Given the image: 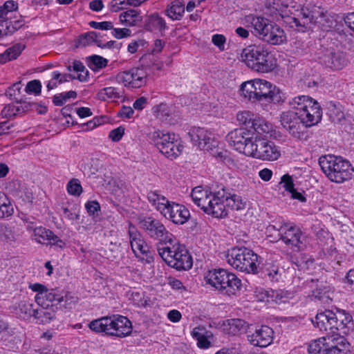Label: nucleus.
<instances>
[{"mask_svg": "<svg viewBox=\"0 0 354 354\" xmlns=\"http://www.w3.org/2000/svg\"><path fill=\"white\" fill-rule=\"evenodd\" d=\"M21 106L18 104H8L1 111V115L4 118H10L20 113Z\"/></svg>", "mask_w": 354, "mask_h": 354, "instance_id": "nucleus-51", "label": "nucleus"}, {"mask_svg": "<svg viewBox=\"0 0 354 354\" xmlns=\"http://www.w3.org/2000/svg\"><path fill=\"white\" fill-rule=\"evenodd\" d=\"M147 73L142 68H133L118 74L117 80L125 86L140 88L147 83Z\"/></svg>", "mask_w": 354, "mask_h": 354, "instance_id": "nucleus-18", "label": "nucleus"}, {"mask_svg": "<svg viewBox=\"0 0 354 354\" xmlns=\"http://www.w3.org/2000/svg\"><path fill=\"white\" fill-rule=\"evenodd\" d=\"M24 45L21 44H17L13 46L8 48L6 51L12 59H15L24 49Z\"/></svg>", "mask_w": 354, "mask_h": 354, "instance_id": "nucleus-54", "label": "nucleus"}, {"mask_svg": "<svg viewBox=\"0 0 354 354\" xmlns=\"http://www.w3.org/2000/svg\"><path fill=\"white\" fill-rule=\"evenodd\" d=\"M322 171L333 182L343 183L351 179L354 170L347 160L341 156L326 155L319 158Z\"/></svg>", "mask_w": 354, "mask_h": 354, "instance_id": "nucleus-5", "label": "nucleus"}, {"mask_svg": "<svg viewBox=\"0 0 354 354\" xmlns=\"http://www.w3.org/2000/svg\"><path fill=\"white\" fill-rule=\"evenodd\" d=\"M88 327L93 332H106L111 329L120 332H132L131 321L127 317L120 315L95 319L89 323Z\"/></svg>", "mask_w": 354, "mask_h": 354, "instance_id": "nucleus-12", "label": "nucleus"}, {"mask_svg": "<svg viewBox=\"0 0 354 354\" xmlns=\"http://www.w3.org/2000/svg\"><path fill=\"white\" fill-rule=\"evenodd\" d=\"M68 71H73L77 73V75L73 76V79H77L80 82H86L88 78V71L84 65L80 61H74L72 66L67 67Z\"/></svg>", "mask_w": 354, "mask_h": 354, "instance_id": "nucleus-38", "label": "nucleus"}, {"mask_svg": "<svg viewBox=\"0 0 354 354\" xmlns=\"http://www.w3.org/2000/svg\"><path fill=\"white\" fill-rule=\"evenodd\" d=\"M91 28L98 30H111L113 28V24L111 21H102L97 22L92 21L89 23Z\"/></svg>", "mask_w": 354, "mask_h": 354, "instance_id": "nucleus-56", "label": "nucleus"}, {"mask_svg": "<svg viewBox=\"0 0 354 354\" xmlns=\"http://www.w3.org/2000/svg\"><path fill=\"white\" fill-rule=\"evenodd\" d=\"M21 237V233L15 227L0 225V239L7 242H15Z\"/></svg>", "mask_w": 354, "mask_h": 354, "instance_id": "nucleus-33", "label": "nucleus"}, {"mask_svg": "<svg viewBox=\"0 0 354 354\" xmlns=\"http://www.w3.org/2000/svg\"><path fill=\"white\" fill-rule=\"evenodd\" d=\"M257 136L254 132L244 128H239L230 131L227 136V139L236 151L248 156L250 152L253 151L251 148Z\"/></svg>", "mask_w": 354, "mask_h": 354, "instance_id": "nucleus-14", "label": "nucleus"}, {"mask_svg": "<svg viewBox=\"0 0 354 354\" xmlns=\"http://www.w3.org/2000/svg\"><path fill=\"white\" fill-rule=\"evenodd\" d=\"M254 325L248 324L244 320L241 319H232L225 321L223 324V330L228 332L244 331L247 330H254V332H267L268 329L274 332L272 328L262 326L261 328H257Z\"/></svg>", "mask_w": 354, "mask_h": 354, "instance_id": "nucleus-23", "label": "nucleus"}, {"mask_svg": "<svg viewBox=\"0 0 354 354\" xmlns=\"http://www.w3.org/2000/svg\"><path fill=\"white\" fill-rule=\"evenodd\" d=\"M227 279L222 283L219 291L228 295H235L241 289V281L234 274L227 272Z\"/></svg>", "mask_w": 354, "mask_h": 354, "instance_id": "nucleus-27", "label": "nucleus"}, {"mask_svg": "<svg viewBox=\"0 0 354 354\" xmlns=\"http://www.w3.org/2000/svg\"><path fill=\"white\" fill-rule=\"evenodd\" d=\"M162 216L175 224L183 225L187 221L190 213L184 205L171 201Z\"/></svg>", "mask_w": 354, "mask_h": 354, "instance_id": "nucleus-21", "label": "nucleus"}, {"mask_svg": "<svg viewBox=\"0 0 354 354\" xmlns=\"http://www.w3.org/2000/svg\"><path fill=\"white\" fill-rule=\"evenodd\" d=\"M41 84L39 80L30 81L26 87V91L27 93H33L35 94H39L41 93Z\"/></svg>", "mask_w": 354, "mask_h": 354, "instance_id": "nucleus-55", "label": "nucleus"}, {"mask_svg": "<svg viewBox=\"0 0 354 354\" xmlns=\"http://www.w3.org/2000/svg\"><path fill=\"white\" fill-rule=\"evenodd\" d=\"M318 62L326 68L339 71L347 65L346 55L333 48H320L317 52Z\"/></svg>", "mask_w": 354, "mask_h": 354, "instance_id": "nucleus-16", "label": "nucleus"}, {"mask_svg": "<svg viewBox=\"0 0 354 354\" xmlns=\"http://www.w3.org/2000/svg\"><path fill=\"white\" fill-rule=\"evenodd\" d=\"M172 247H158V254L168 266L178 270H189L192 266V258L185 245L176 243Z\"/></svg>", "mask_w": 354, "mask_h": 354, "instance_id": "nucleus-6", "label": "nucleus"}, {"mask_svg": "<svg viewBox=\"0 0 354 354\" xmlns=\"http://www.w3.org/2000/svg\"><path fill=\"white\" fill-rule=\"evenodd\" d=\"M52 76L55 79H58L59 84H62L64 82H68V78H72L73 76L71 74H62L58 71H53L52 73Z\"/></svg>", "mask_w": 354, "mask_h": 354, "instance_id": "nucleus-63", "label": "nucleus"}, {"mask_svg": "<svg viewBox=\"0 0 354 354\" xmlns=\"http://www.w3.org/2000/svg\"><path fill=\"white\" fill-rule=\"evenodd\" d=\"M263 273L265 276H267L270 280L273 281H277L280 277L278 266L272 265L268 263L266 264Z\"/></svg>", "mask_w": 354, "mask_h": 354, "instance_id": "nucleus-45", "label": "nucleus"}, {"mask_svg": "<svg viewBox=\"0 0 354 354\" xmlns=\"http://www.w3.org/2000/svg\"><path fill=\"white\" fill-rule=\"evenodd\" d=\"M214 192L208 189L203 188L201 186L196 187L192 189L191 197L193 202L201 209L205 211L208 203H210V197Z\"/></svg>", "mask_w": 354, "mask_h": 354, "instance_id": "nucleus-24", "label": "nucleus"}, {"mask_svg": "<svg viewBox=\"0 0 354 354\" xmlns=\"http://www.w3.org/2000/svg\"><path fill=\"white\" fill-rule=\"evenodd\" d=\"M239 91L244 98L252 102L277 104L283 101L280 90L266 80L253 79L244 82Z\"/></svg>", "mask_w": 354, "mask_h": 354, "instance_id": "nucleus-3", "label": "nucleus"}, {"mask_svg": "<svg viewBox=\"0 0 354 354\" xmlns=\"http://www.w3.org/2000/svg\"><path fill=\"white\" fill-rule=\"evenodd\" d=\"M254 115L249 111H239L236 114V120L239 124H243L252 128V123L256 120Z\"/></svg>", "mask_w": 354, "mask_h": 354, "instance_id": "nucleus-42", "label": "nucleus"}, {"mask_svg": "<svg viewBox=\"0 0 354 354\" xmlns=\"http://www.w3.org/2000/svg\"><path fill=\"white\" fill-rule=\"evenodd\" d=\"M112 35L117 39H122L131 35V30L128 28H113Z\"/></svg>", "mask_w": 354, "mask_h": 354, "instance_id": "nucleus-59", "label": "nucleus"}, {"mask_svg": "<svg viewBox=\"0 0 354 354\" xmlns=\"http://www.w3.org/2000/svg\"><path fill=\"white\" fill-rule=\"evenodd\" d=\"M272 124L263 118H257L252 123V129L258 134H268L272 130Z\"/></svg>", "mask_w": 354, "mask_h": 354, "instance_id": "nucleus-39", "label": "nucleus"}, {"mask_svg": "<svg viewBox=\"0 0 354 354\" xmlns=\"http://www.w3.org/2000/svg\"><path fill=\"white\" fill-rule=\"evenodd\" d=\"M160 152L169 159H176L180 156L184 146L178 141L177 136L166 131L156 130L148 134Z\"/></svg>", "mask_w": 354, "mask_h": 354, "instance_id": "nucleus-8", "label": "nucleus"}, {"mask_svg": "<svg viewBox=\"0 0 354 354\" xmlns=\"http://www.w3.org/2000/svg\"><path fill=\"white\" fill-rule=\"evenodd\" d=\"M280 183L283 184V187L288 192L295 189L292 178L288 174H285L281 177Z\"/></svg>", "mask_w": 354, "mask_h": 354, "instance_id": "nucleus-57", "label": "nucleus"}, {"mask_svg": "<svg viewBox=\"0 0 354 354\" xmlns=\"http://www.w3.org/2000/svg\"><path fill=\"white\" fill-rule=\"evenodd\" d=\"M241 60L259 73H268L275 67L274 59L265 45H251L245 48L241 54Z\"/></svg>", "mask_w": 354, "mask_h": 354, "instance_id": "nucleus-4", "label": "nucleus"}, {"mask_svg": "<svg viewBox=\"0 0 354 354\" xmlns=\"http://www.w3.org/2000/svg\"><path fill=\"white\" fill-rule=\"evenodd\" d=\"M250 18V23L255 34L264 41L277 45L286 40L285 32L278 25L263 17H251Z\"/></svg>", "mask_w": 354, "mask_h": 354, "instance_id": "nucleus-10", "label": "nucleus"}, {"mask_svg": "<svg viewBox=\"0 0 354 354\" xmlns=\"http://www.w3.org/2000/svg\"><path fill=\"white\" fill-rule=\"evenodd\" d=\"M140 225L150 238L160 241L161 244H172L175 241V236L156 218L145 217L140 221Z\"/></svg>", "mask_w": 354, "mask_h": 354, "instance_id": "nucleus-13", "label": "nucleus"}, {"mask_svg": "<svg viewBox=\"0 0 354 354\" xmlns=\"http://www.w3.org/2000/svg\"><path fill=\"white\" fill-rule=\"evenodd\" d=\"M193 338L196 341V345L202 349H207L214 346V335L212 333H192Z\"/></svg>", "mask_w": 354, "mask_h": 354, "instance_id": "nucleus-35", "label": "nucleus"}, {"mask_svg": "<svg viewBox=\"0 0 354 354\" xmlns=\"http://www.w3.org/2000/svg\"><path fill=\"white\" fill-rule=\"evenodd\" d=\"M145 28L151 32H162L167 28L166 22L158 14H153L145 21Z\"/></svg>", "mask_w": 354, "mask_h": 354, "instance_id": "nucleus-30", "label": "nucleus"}, {"mask_svg": "<svg viewBox=\"0 0 354 354\" xmlns=\"http://www.w3.org/2000/svg\"><path fill=\"white\" fill-rule=\"evenodd\" d=\"M323 345L330 354H348L350 352L351 344L339 333H331L323 337Z\"/></svg>", "mask_w": 354, "mask_h": 354, "instance_id": "nucleus-19", "label": "nucleus"}, {"mask_svg": "<svg viewBox=\"0 0 354 354\" xmlns=\"http://www.w3.org/2000/svg\"><path fill=\"white\" fill-rule=\"evenodd\" d=\"M211 201L208 203L205 212L215 218H222L227 215V209L225 204V189H222L214 192L210 197Z\"/></svg>", "mask_w": 354, "mask_h": 354, "instance_id": "nucleus-20", "label": "nucleus"}, {"mask_svg": "<svg viewBox=\"0 0 354 354\" xmlns=\"http://www.w3.org/2000/svg\"><path fill=\"white\" fill-rule=\"evenodd\" d=\"M36 310L32 309V305L27 301H22L18 304V314L24 319L33 316Z\"/></svg>", "mask_w": 354, "mask_h": 354, "instance_id": "nucleus-44", "label": "nucleus"}, {"mask_svg": "<svg viewBox=\"0 0 354 354\" xmlns=\"http://www.w3.org/2000/svg\"><path fill=\"white\" fill-rule=\"evenodd\" d=\"M85 207L89 214H94L96 212L100 210V206L98 202L93 201L86 203Z\"/></svg>", "mask_w": 354, "mask_h": 354, "instance_id": "nucleus-62", "label": "nucleus"}, {"mask_svg": "<svg viewBox=\"0 0 354 354\" xmlns=\"http://www.w3.org/2000/svg\"><path fill=\"white\" fill-rule=\"evenodd\" d=\"M277 232V239L281 240L288 247L299 250L304 243V236L299 227L296 225L279 222L274 225H270L266 229L268 236H272V232Z\"/></svg>", "mask_w": 354, "mask_h": 354, "instance_id": "nucleus-9", "label": "nucleus"}, {"mask_svg": "<svg viewBox=\"0 0 354 354\" xmlns=\"http://www.w3.org/2000/svg\"><path fill=\"white\" fill-rule=\"evenodd\" d=\"M211 151H212V156L218 159L225 160L227 158V151L218 148V147Z\"/></svg>", "mask_w": 354, "mask_h": 354, "instance_id": "nucleus-64", "label": "nucleus"}, {"mask_svg": "<svg viewBox=\"0 0 354 354\" xmlns=\"http://www.w3.org/2000/svg\"><path fill=\"white\" fill-rule=\"evenodd\" d=\"M124 129L119 127L110 131L109 138L114 142L119 141L124 135Z\"/></svg>", "mask_w": 354, "mask_h": 354, "instance_id": "nucleus-61", "label": "nucleus"}, {"mask_svg": "<svg viewBox=\"0 0 354 354\" xmlns=\"http://www.w3.org/2000/svg\"><path fill=\"white\" fill-rule=\"evenodd\" d=\"M315 326L320 331L349 330L353 325L352 317L344 310H338L337 314L330 310L319 312L315 317Z\"/></svg>", "mask_w": 354, "mask_h": 354, "instance_id": "nucleus-7", "label": "nucleus"}, {"mask_svg": "<svg viewBox=\"0 0 354 354\" xmlns=\"http://www.w3.org/2000/svg\"><path fill=\"white\" fill-rule=\"evenodd\" d=\"M77 97V93L74 91H70L66 93H59L53 97V103L56 106H61L66 102V101L73 98L75 99Z\"/></svg>", "mask_w": 354, "mask_h": 354, "instance_id": "nucleus-46", "label": "nucleus"}, {"mask_svg": "<svg viewBox=\"0 0 354 354\" xmlns=\"http://www.w3.org/2000/svg\"><path fill=\"white\" fill-rule=\"evenodd\" d=\"M253 150L248 156L262 160L273 161L277 160L281 156V151L273 142L256 136L253 142Z\"/></svg>", "mask_w": 354, "mask_h": 354, "instance_id": "nucleus-15", "label": "nucleus"}, {"mask_svg": "<svg viewBox=\"0 0 354 354\" xmlns=\"http://www.w3.org/2000/svg\"><path fill=\"white\" fill-rule=\"evenodd\" d=\"M147 198L149 203L157 211L160 212L162 215H163L171 202L158 191H150L147 194Z\"/></svg>", "mask_w": 354, "mask_h": 354, "instance_id": "nucleus-28", "label": "nucleus"}, {"mask_svg": "<svg viewBox=\"0 0 354 354\" xmlns=\"http://www.w3.org/2000/svg\"><path fill=\"white\" fill-rule=\"evenodd\" d=\"M100 37L101 35L100 33L91 31L80 36L78 39V44L81 46L95 44L101 48L111 47L113 41H107L105 44H103Z\"/></svg>", "mask_w": 354, "mask_h": 354, "instance_id": "nucleus-26", "label": "nucleus"}, {"mask_svg": "<svg viewBox=\"0 0 354 354\" xmlns=\"http://www.w3.org/2000/svg\"><path fill=\"white\" fill-rule=\"evenodd\" d=\"M66 189L69 194L75 196H80L82 192V185L77 178H73L68 183Z\"/></svg>", "mask_w": 354, "mask_h": 354, "instance_id": "nucleus-48", "label": "nucleus"}, {"mask_svg": "<svg viewBox=\"0 0 354 354\" xmlns=\"http://www.w3.org/2000/svg\"><path fill=\"white\" fill-rule=\"evenodd\" d=\"M120 21L129 26H134L141 21L139 13L136 10H129L120 15Z\"/></svg>", "mask_w": 354, "mask_h": 354, "instance_id": "nucleus-34", "label": "nucleus"}, {"mask_svg": "<svg viewBox=\"0 0 354 354\" xmlns=\"http://www.w3.org/2000/svg\"><path fill=\"white\" fill-rule=\"evenodd\" d=\"M257 254L246 248H233L226 255V260L231 266L246 273L257 271Z\"/></svg>", "mask_w": 354, "mask_h": 354, "instance_id": "nucleus-11", "label": "nucleus"}, {"mask_svg": "<svg viewBox=\"0 0 354 354\" xmlns=\"http://www.w3.org/2000/svg\"><path fill=\"white\" fill-rule=\"evenodd\" d=\"M189 136L193 144L202 150H213L218 147L219 142L215 135L204 128L193 127Z\"/></svg>", "mask_w": 354, "mask_h": 354, "instance_id": "nucleus-17", "label": "nucleus"}, {"mask_svg": "<svg viewBox=\"0 0 354 354\" xmlns=\"http://www.w3.org/2000/svg\"><path fill=\"white\" fill-rule=\"evenodd\" d=\"M317 19L315 10H309V8L306 6L303 8L297 17H292V24L296 27H301V28H307L313 23L314 19Z\"/></svg>", "mask_w": 354, "mask_h": 354, "instance_id": "nucleus-25", "label": "nucleus"}, {"mask_svg": "<svg viewBox=\"0 0 354 354\" xmlns=\"http://www.w3.org/2000/svg\"><path fill=\"white\" fill-rule=\"evenodd\" d=\"M225 204L232 209L239 210L245 207V202L243 201L241 196L236 194L227 195L225 192Z\"/></svg>", "mask_w": 354, "mask_h": 354, "instance_id": "nucleus-40", "label": "nucleus"}, {"mask_svg": "<svg viewBox=\"0 0 354 354\" xmlns=\"http://www.w3.org/2000/svg\"><path fill=\"white\" fill-rule=\"evenodd\" d=\"M227 271L224 269L209 270L205 274L204 279L207 283L219 290L221 287H223L222 283L227 279Z\"/></svg>", "mask_w": 354, "mask_h": 354, "instance_id": "nucleus-29", "label": "nucleus"}, {"mask_svg": "<svg viewBox=\"0 0 354 354\" xmlns=\"http://www.w3.org/2000/svg\"><path fill=\"white\" fill-rule=\"evenodd\" d=\"M128 233L131 249L138 247V244H144V239L142 235L137 228L131 224L129 225Z\"/></svg>", "mask_w": 354, "mask_h": 354, "instance_id": "nucleus-41", "label": "nucleus"}, {"mask_svg": "<svg viewBox=\"0 0 354 354\" xmlns=\"http://www.w3.org/2000/svg\"><path fill=\"white\" fill-rule=\"evenodd\" d=\"M107 64V60L99 55H93L91 57L89 66L93 71H97L105 67Z\"/></svg>", "mask_w": 354, "mask_h": 354, "instance_id": "nucleus-50", "label": "nucleus"}, {"mask_svg": "<svg viewBox=\"0 0 354 354\" xmlns=\"http://www.w3.org/2000/svg\"><path fill=\"white\" fill-rule=\"evenodd\" d=\"M98 98L103 101L119 99L122 96V92L115 87H106L99 91Z\"/></svg>", "mask_w": 354, "mask_h": 354, "instance_id": "nucleus-37", "label": "nucleus"}, {"mask_svg": "<svg viewBox=\"0 0 354 354\" xmlns=\"http://www.w3.org/2000/svg\"><path fill=\"white\" fill-rule=\"evenodd\" d=\"M29 288L36 292L35 302L41 306L35 312V318L39 323H48L55 317L57 305L71 308L77 298L71 293L59 288H48L40 283L30 284Z\"/></svg>", "mask_w": 354, "mask_h": 354, "instance_id": "nucleus-2", "label": "nucleus"}, {"mask_svg": "<svg viewBox=\"0 0 354 354\" xmlns=\"http://www.w3.org/2000/svg\"><path fill=\"white\" fill-rule=\"evenodd\" d=\"M13 213L14 208L10 199L4 193L0 192V218L9 217Z\"/></svg>", "mask_w": 354, "mask_h": 354, "instance_id": "nucleus-36", "label": "nucleus"}, {"mask_svg": "<svg viewBox=\"0 0 354 354\" xmlns=\"http://www.w3.org/2000/svg\"><path fill=\"white\" fill-rule=\"evenodd\" d=\"M329 112L330 118L335 123H342L345 120V113L342 106L339 104H333L330 108Z\"/></svg>", "mask_w": 354, "mask_h": 354, "instance_id": "nucleus-43", "label": "nucleus"}, {"mask_svg": "<svg viewBox=\"0 0 354 354\" xmlns=\"http://www.w3.org/2000/svg\"><path fill=\"white\" fill-rule=\"evenodd\" d=\"M154 112L157 118L165 120L170 115V110L166 104H160L154 107Z\"/></svg>", "mask_w": 354, "mask_h": 354, "instance_id": "nucleus-52", "label": "nucleus"}, {"mask_svg": "<svg viewBox=\"0 0 354 354\" xmlns=\"http://www.w3.org/2000/svg\"><path fill=\"white\" fill-rule=\"evenodd\" d=\"M17 3L14 1H8L0 7V20L8 19V15L17 10Z\"/></svg>", "mask_w": 354, "mask_h": 354, "instance_id": "nucleus-47", "label": "nucleus"}, {"mask_svg": "<svg viewBox=\"0 0 354 354\" xmlns=\"http://www.w3.org/2000/svg\"><path fill=\"white\" fill-rule=\"evenodd\" d=\"M294 297L292 292L288 290H278L275 292H273L272 297L276 303H286L290 299H292Z\"/></svg>", "mask_w": 354, "mask_h": 354, "instance_id": "nucleus-49", "label": "nucleus"}, {"mask_svg": "<svg viewBox=\"0 0 354 354\" xmlns=\"http://www.w3.org/2000/svg\"><path fill=\"white\" fill-rule=\"evenodd\" d=\"M185 12V5L183 0H174L168 5L166 15L172 20H180Z\"/></svg>", "mask_w": 354, "mask_h": 354, "instance_id": "nucleus-31", "label": "nucleus"}, {"mask_svg": "<svg viewBox=\"0 0 354 354\" xmlns=\"http://www.w3.org/2000/svg\"><path fill=\"white\" fill-rule=\"evenodd\" d=\"M32 240L41 244H50L62 248L64 242L51 230L42 226L34 229V234L30 236Z\"/></svg>", "mask_w": 354, "mask_h": 354, "instance_id": "nucleus-22", "label": "nucleus"}, {"mask_svg": "<svg viewBox=\"0 0 354 354\" xmlns=\"http://www.w3.org/2000/svg\"><path fill=\"white\" fill-rule=\"evenodd\" d=\"M288 105L290 110L280 115L281 125L295 138L306 140V128L321 121L322 111L319 103L308 95H298L292 98Z\"/></svg>", "mask_w": 354, "mask_h": 354, "instance_id": "nucleus-1", "label": "nucleus"}, {"mask_svg": "<svg viewBox=\"0 0 354 354\" xmlns=\"http://www.w3.org/2000/svg\"><path fill=\"white\" fill-rule=\"evenodd\" d=\"M247 339L251 344L259 347H266L273 340V337L269 333H251L247 335Z\"/></svg>", "mask_w": 354, "mask_h": 354, "instance_id": "nucleus-32", "label": "nucleus"}, {"mask_svg": "<svg viewBox=\"0 0 354 354\" xmlns=\"http://www.w3.org/2000/svg\"><path fill=\"white\" fill-rule=\"evenodd\" d=\"M326 346L323 345V337H322L312 342L309 346L308 350L310 353L317 354L320 353L322 351H328V349H326Z\"/></svg>", "mask_w": 354, "mask_h": 354, "instance_id": "nucleus-53", "label": "nucleus"}, {"mask_svg": "<svg viewBox=\"0 0 354 354\" xmlns=\"http://www.w3.org/2000/svg\"><path fill=\"white\" fill-rule=\"evenodd\" d=\"M212 41L216 46L219 48V50H224L225 43L226 41V39L224 35L215 34L212 37Z\"/></svg>", "mask_w": 354, "mask_h": 354, "instance_id": "nucleus-58", "label": "nucleus"}, {"mask_svg": "<svg viewBox=\"0 0 354 354\" xmlns=\"http://www.w3.org/2000/svg\"><path fill=\"white\" fill-rule=\"evenodd\" d=\"M1 22L3 26L6 36L13 34L16 31V28L13 26V21L5 19Z\"/></svg>", "mask_w": 354, "mask_h": 354, "instance_id": "nucleus-60", "label": "nucleus"}]
</instances>
